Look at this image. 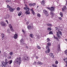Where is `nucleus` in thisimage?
<instances>
[{"label":"nucleus","instance_id":"nucleus-41","mask_svg":"<svg viewBox=\"0 0 67 67\" xmlns=\"http://www.w3.org/2000/svg\"><path fill=\"white\" fill-rule=\"evenodd\" d=\"M56 35L57 36L58 35H59V33H58V32H57Z\"/></svg>","mask_w":67,"mask_h":67},{"label":"nucleus","instance_id":"nucleus-59","mask_svg":"<svg viewBox=\"0 0 67 67\" xmlns=\"http://www.w3.org/2000/svg\"><path fill=\"white\" fill-rule=\"evenodd\" d=\"M55 29H56V30H58V28L57 27H55Z\"/></svg>","mask_w":67,"mask_h":67},{"label":"nucleus","instance_id":"nucleus-63","mask_svg":"<svg viewBox=\"0 0 67 67\" xmlns=\"http://www.w3.org/2000/svg\"><path fill=\"white\" fill-rule=\"evenodd\" d=\"M26 23V24H27V25L29 24L28 22H27Z\"/></svg>","mask_w":67,"mask_h":67},{"label":"nucleus","instance_id":"nucleus-52","mask_svg":"<svg viewBox=\"0 0 67 67\" xmlns=\"http://www.w3.org/2000/svg\"><path fill=\"white\" fill-rule=\"evenodd\" d=\"M54 38L55 39H58V38H57V37H55V36H54Z\"/></svg>","mask_w":67,"mask_h":67},{"label":"nucleus","instance_id":"nucleus-4","mask_svg":"<svg viewBox=\"0 0 67 67\" xmlns=\"http://www.w3.org/2000/svg\"><path fill=\"white\" fill-rule=\"evenodd\" d=\"M43 11L46 16H48V12H47V11L45 9H44L43 10Z\"/></svg>","mask_w":67,"mask_h":67},{"label":"nucleus","instance_id":"nucleus-34","mask_svg":"<svg viewBox=\"0 0 67 67\" xmlns=\"http://www.w3.org/2000/svg\"><path fill=\"white\" fill-rule=\"evenodd\" d=\"M7 8H11V7H10L9 5H7Z\"/></svg>","mask_w":67,"mask_h":67},{"label":"nucleus","instance_id":"nucleus-24","mask_svg":"<svg viewBox=\"0 0 67 67\" xmlns=\"http://www.w3.org/2000/svg\"><path fill=\"white\" fill-rule=\"evenodd\" d=\"M49 46L47 45V46L46 47V49H49Z\"/></svg>","mask_w":67,"mask_h":67},{"label":"nucleus","instance_id":"nucleus-56","mask_svg":"<svg viewBox=\"0 0 67 67\" xmlns=\"http://www.w3.org/2000/svg\"><path fill=\"white\" fill-rule=\"evenodd\" d=\"M57 36H58V38H59V37H61V36H60L59 35Z\"/></svg>","mask_w":67,"mask_h":67},{"label":"nucleus","instance_id":"nucleus-38","mask_svg":"<svg viewBox=\"0 0 67 67\" xmlns=\"http://www.w3.org/2000/svg\"><path fill=\"white\" fill-rule=\"evenodd\" d=\"M26 9H27V10H27V11H29L30 10V8H29V7H27Z\"/></svg>","mask_w":67,"mask_h":67},{"label":"nucleus","instance_id":"nucleus-12","mask_svg":"<svg viewBox=\"0 0 67 67\" xmlns=\"http://www.w3.org/2000/svg\"><path fill=\"white\" fill-rule=\"evenodd\" d=\"M50 51H51V50H50V49H47V50H46L45 51V53L46 54H48V53H49V52H50Z\"/></svg>","mask_w":67,"mask_h":67},{"label":"nucleus","instance_id":"nucleus-11","mask_svg":"<svg viewBox=\"0 0 67 67\" xmlns=\"http://www.w3.org/2000/svg\"><path fill=\"white\" fill-rule=\"evenodd\" d=\"M6 16L4 17V19H8L10 17V15L8 14L6 15H5Z\"/></svg>","mask_w":67,"mask_h":67},{"label":"nucleus","instance_id":"nucleus-57","mask_svg":"<svg viewBox=\"0 0 67 67\" xmlns=\"http://www.w3.org/2000/svg\"><path fill=\"white\" fill-rule=\"evenodd\" d=\"M6 22H7V23H8V24L9 22H8V21L7 20H6L5 21Z\"/></svg>","mask_w":67,"mask_h":67},{"label":"nucleus","instance_id":"nucleus-20","mask_svg":"<svg viewBox=\"0 0 67 67\" xmlns=\"http://www.w3.org/2000/svg\"><path fill=\"white\" fill-rule=\"evenodd\" d=\"M37 64L38 65H43V63L42 62H37Z\"/></svg>","mask_w":67,"mask_h":67},{"label":"nucleus","instance_id":"nucleus-22","mask_svg":"<svg viewBox=\"0 0 67 67\" xmlns=\"http://www.w3.org/2000/svg\"><path fill=\"white\" fill-rule=\"evenodd\" d=\"M60 15L61 17H63V14L62 12H60Z\"/></svg>","mask_w":67,"mask_h":67},{"label":"nucleus","instance_id":"nucleus-55","mask_svg":"<svg viewBox=\"0 0 67 67\" xmlns=\"http://www.w3.org/2000/svg\"><path fill=\"white\" fill-rule=\"evenodd\" d=\"M29 7H31V6H32V4H31V3L30 4H29Z\"/></svg>","mask_w":67,"mask_h":67},{"label":"nucleus","instance_id":"nucleus-43","mask_svg":"<svg viewBox=\"0 0 67 67\" xmlns=\"http://www.w3.org/2000/svg\"><path fill=\"white\" fill-rule=\"evenodd\" d=\"M5 64H6L7 65V66H8V62H7L6 61H5Z\"/></svg>","mask_w":67,"mask_h":67},{"label":"nucleus","instance_id":"nucleus-18","mask_svg":"<svg viewBox=\"0 0 67 67\" xmlns=\"http://www.w3.org/2000/svg\"><path fill=\"white\" fill-rule=\"evenodd\" d=\"M50 15L51 16H54V13L51 11L50 13Z\"/></svg>","mask_w":67,"mask_h":67},{"label":"nucleus","instance_id":"nucleus-64","mask_svg":"<svg viewBox=\"0 0 67 67\" xmlns=\"http://www.w3.org/2000/svg\"><path fill=\"white\" fill-rule=\"evenodd\" d=\"M22 31L23 32L24 31V30L22 29Z\"/></svg>","mask_w":67,"mask_h":67},{"label":"nucleus","instance_id":"nucleus-19","mask_svg":"<svg viewBox=\"0 0 67 67\" xmlns=\"http://www.w3.org/2000/svg\"><path fill=\"white\" fill-rule=\"evenodd\" d=\"M25 13L27 15V14H30V12L28 11H26Z\"/></svg>","mask_w":67,"mask_h":67},{"label":"nucleus","instance_id":"nucleus-6","mask_svg":"<svg viewBox=\"0 0 67 67\" xmlns=\"http://www.w3.org/2000/svg\"><path fill=\"white\" fill-rule=\"evenodd\" d=\"M61 50H60V44H58L57 49V52H60Z\"/></svg>","mask_w":67,"mask_h":67},{"label":"nucleus","instance_id":"nucleus-23","mask_svg":"<svg viewBox=\"0 0 67 67\" xmlns=\"http://www.w3.org/2000/svg\"><path fill=\"white\" fill-rule=\"evenodd\" d=\"M63 60L65 61V62H66L67 63V58H64L63 59Z\"/></svg>","mask_w":67,"mask_h":67},{"label":"nucleus","instance_id":"nucleus-29","mask_svg":"<svg viewBox=\"0 0 67 67\" xmlns=\"http://www.w3.org/2000/svg\"><path fill=\"white\" fill-rule=\"evenodd\" d=\"M20 7H18L16 9V10H17V11H19V10H20Z\"/></svg>","mask_w":67,"mask_h":67},{"label":"nucleus","instance_id":"nucleus-32","mask_svg":"<svg viewBox=\"0 0 67 67\" xmlns=\"http://www.w3.org/2000/svg\"><path fill=\"white\" fill-rule=\"evenodd\" d=\"M9 26L10 29H11V28H12V25L11 24H10L9 25Z\"/></svg>","mask_w":67,"mask_h":67},{"label":"nucleus","instance_id":"nucleus-42","mask_svg":"<svg viewBox=\"0 0 67 67\" xmlns=\"http://www.w3.org/2000/svg\"><path fill=\"white\" fill-rule=\"evenodd\" d=\"M37 48L38 49H41V48L40 47V46H38L37 47Z\"/></svg>","mask_w":67,"mask_h":67},{"label":"nucleus","instance_id":"nucleus-51","mask_svg":"<svg viewBox=\"0 0 67 67\" xmlns=\"http://www.w3.org/2000/svg\"><path fill=\"white\" fill-rule=\"evenodd\" d=\"M47 30L48 31H51V30H52V29H50L49 28H48Z\"/></svg>","mask_w":67,"mask_h":67},{"label":"nucleus","instance_id":"nucleus-21","mask_svg":"<svg viewBox=\"0 0 67 67\" xmlns=\"http://www.w3.org/2000/svg\"><path fill=\"white\" fill-rule=\"evenodd\" d=\"M47 45L50 46H51V42H48V43L47 44Z\"/></svg>","mask_w":67,"mask_h":67},{"label":"nucleus","instance_id":"nucleus-28","mask_svg":"<svg viewBox=\"0 0 67 67\" xmlns=\"http://www.w3.org/2000/svg\"><path fill=\"white\" fill-rule=\"evenodd\" d=\"M32 13L33 14V15H35V13L34 12V11L33 10V11H32Z\"/></svg>","mask_w":67,"mask_h":67},{"label":"nucleus","instance_id":"nucleus-62","mask_svg":"<svg viewBox=\"0 0 67 67\" xmlns=\"http://www.w3.org/2000/svg\"><path fill=\"white\" fill-rule=\"evenodd\" d=\"M34 64H36V62H35L34 63Z\"/></svg>","mask_w":67,"mask_h":67},{"label":"nucleus","instance_id":"nucleus-39","mask_svg":"<svg viewBox=\"0 0 67 67\" xmlns=\"http://www.w3.org/2000/svg\"><path fill=\"white\" fill-rule=\"evenodd\" d=\"M10 29H11V30L12 32H14V30L13 29V28H10Z\"/></svg>","mask_w":67,"mask_h":67},{"label":"nucleus","instance_id":"nucleus-47","mask_svg":"<svg viewBox=\"0 0 67 67\" xmlns=\"http://www.w3.org/2000/svg\"><path fill=\"white\" fill-rule=\"evenodd\" d=\"M11 1V0H6V2H10Z\"/></svg>","mask_w":67,"mask_h":67},{"label":"nucleus","instance_id":"nucleus-17","mask_svg":"<svg viewBox=\"0 0 67 67\" xmlns=\"http://www.w3.org/2000/svg\"><path fill=\"white\" fill-rule=\"evenodd\" d=\"M2 65L4 67H7V65L4 62H3V63H2Z\"/></svg>","mask_w":67,"mask_h":67},{"label":"nucleus","instance_id":"nucleus-44","mask_svg":"<svg viewBox=\"0 0 67 67\" xmlns=\"http://www.w3.org/2000/svg\"><path fill=\"white\" fill-rule=\"evenodd\" d=\"M8 59H11L12 58L11 56H8Z\"/></svg>","mask_w":67,"mask_h":67},{"label":"nucleus","instance_id":"nucleus-14","mask_svg":"<svg viewBox=\"0 0 67 67\" xmlns=\"http://www.w3.org/2000/svg\"><path fill=\"white\" fill-rule=\"evenodd\" d=\"M4 34L3 33H2V40H3V39H4Z\"/></svg>","mask_w":67,"mask_h":67},{"label":"nucleus","instance_id":"nucleus-54","mask_svg":"<svg viewBox=\"0 0 67 67\" xmlns=\"http://www.w3.org/2000/svg\"><path fill=\"white\" fill-rule=\"evenodd\" d=\"M27 7H24V9L25 10H27Z\"/></svg>","mask_w":67,"mask_h":67},{"label":"nucleus","instance_id":"nucleus-61","mask_svg":"<svg viewBox=\"0 0 67 67\" xmlns=\"http://www.w3.org/2000/svg\"><path fill=\"white\" fill-rule=\"evenodd\" d=\"M26 48H28V47H27V46H26Z\"/></svg>","mask_w":67,"mask_h":67},{"label":"nucleus","instance_id":"nucleus-48","mask_svg":"<svg viewBox=\"0 0 67 67\" xmlns=\"http://www.w3.org/2000/svg\"><path fill=\"white\" fill-rule=\"evenodd\" d=\"M58 61H56L55 62V64H58Z\"/></svg>","mask_w":67,"mask_h":67},{"label":"nucleus","instance_id":"nucleus-10","mask_svg":"<svg viewBox=\"0 0 67 67\" xmlns=\"http://www.w3.org/2000/svg\"><path fill=\"white\" fill-rule=\"evenodd\" d=\"M63 11L65 12V10H66V6H64L62 8Z\"/></svg>","mask_w":67,"mask_h":67},{"label":"nucleus","instance_id":"nucleus-25","mask_svg":"<svg viewBox=\"0 0 67 67\" xmlns=\"http://www.w3.org/2000/svg\"><path fill=\"white\" fill-rule=\"evenodd\" d=\"M52 66L53 67H57V65H55L54 64H52Z\"/></svg>","mask_w":67,"mask_h":67},{"label":"nucleus","instance_id":"nucleus-27","mask_svg":"<svg viewBox=\"0 0 67 67\" xmlns=\"http://www.w3.org/2000/svg\"><path fill=\"white\" fill-rule=\"evenodd\" d=\"M47 42H50V39H49V38H48L47 39Z\"/></svg>","mask_w":67,"mask_h":67},{"label":"nucleus","instance_id":"nucleus-31","mask_svg":"<svg viewBox=\"0 0 67 67\" xmlns=\"http://www.w3.org/2000/svg\"><path fill=\"white\" fill-rule=\"evenodd\" d=\"M10 55L11 56H12L13 55V52H11L9 53Z\"/></svg>","mask_w":67,"mask_h":67},{"label":"nucleus","instance_id":"nucleus-40","mask_svg":"<svg viewBox=\"0 0 67 67\" xmlns=\"http://www.w3.org/2000/svg\"><path fill=\"white\" fill-rule=\"evenodd\" d=\"M58 32L60 34V35H62V32H61V31H59Z\"/></svg>","mask_w":67,"mask_h":67},{"label":"nucleus","instance_id":"nucleus-35","mask_svg":"<svg viewBox=\"0 0 67 67\" xmlns=\"http://www.w3.org/2000/svg\"><path fill=\"white\" fill-rule=\"evenodd\" d=\"M9 62V64L10 65L11 64V63H12V60H10L9 61V62Z\"/></svg>","mask_w":67,"mask_h":67},{"label":"nucleus","instance_id":"nucleus-30","mask_svg":"<svg viewBox=\"0 0 67 67\" xmlns=\"http://www.w3.org/2000/svg\"><path fill=\"white\" fill-rule=\"evenodd\" d=\"M30 36L31 37H33V35L32 34H30Z\"/></svg>","mask_w":67,"mask_h":67},{"label":"nucleus","instance_id":"nucleus-13","mask_svg":"<svg viewBox=\"0 0 67 67\" xmlns=\"http://www.w3.org/2000/svg\"><path fill=\"white\" fill-rule=\"evenodd\" d=\"M27 28L29 30H30L31 29H32L33 28V26H28L27 27Z\"/></svg>","mask_w":67,"mask_h":67},{"label":"nucleus","instance_id":"nucleus-1","mask_svg":"<svg viewBox=\"0 0 67 67\" xmlns=\"http://www.w3.org/2000/svg\"><path fill=\"white\" fill-rule=\"evenodd\" d=\"M21 57H19V58H17L15 60V63L16 64L19 63V65H20L21 63Z\"/></svg>","mask_w":67,"mask_h":67},{"label":"nucleus","instance_id":"nucleus-46","mask_svg":"<svg viewBox=\"0 0 67 67\" xmlns=\"http://www.w3.org/2000/svg\"><path fill=\"white\" fill-rule=\"evenodd\" d=\"M30 11H31V12H32V11H34V10H33V8H32L30 9Z\"/></svg>","mask_w":67,"mask_h":67},{"label":"nucleus","instance_id":"nucleus-16","mask_svg":"<svg viewBox=\"0 0 67 67\" xmlns=\"http://www.w3.org/2000/svg\"><path fill=\"white\" fill-rule=\"evenodd\" d=\"M15 10V9L14 8H10L9 9V10L10 11V12H13L14 11V10Z\"/></svg>","mask_w":67,"mask_h":67},{"label":"nucleus","instance_id":"nucleus-8","mask_svg":"<svg viewBox=\"0 0 67 67\" xmlns=\"http://www.w3.org/2000/svg\"><path fill=\"white\" fill-rule=\"evenodd\" d=\"M49 55L52 58H54V55H53V54L52 53H49Z\"/></svg>","mask_w":67,"mask_h":67},{"label":"nucleus","instance_id":"nucleus-9","mask_svg":"<svg viewBox=\"0 0 67 67\" xmlns=\"http://www.w3.org/2000/svg\"><path fill=\"white\" fill-rule=\"evenodd\" d=\"M41 4L42 5H43L44 6H45V3L44 1H42L41 2Z\"/></svg>","mask_w":67,"mask_h":67},{"label":"nucleus","instance_id":"nucleus-33","mask_svg":"<svg viewBox=\"0 0 67 67\" xmlns=\"http://www.w3.org/2000/svg\"><path fill=\"white\" fill-rule=\"evenodd\" d=\"M47 25L48 26H52V24H48Z\"/></svg>","mask_w":67,"mask_h":67},{"label":"nucleus","instance_id":"nucleus-50","mask_svg":"<svg viewBox=\"0 0 67 67\" xmlns=\"http://www.w3.org/2000/svg\"><path fill=\"white\" fill-rule=\"evenodd\" d=\"M58 19L59 20H62V18H61V17H59Z\"/></svg>","mask_w":67,"mask_h":67},{"label":"nucleus","instance_id":"nucleus-36","mask_svg":"<svg viewBox=\"0 0 67 67\" xmlns=\"http://www.w3.org/2000/svg\"><path fill=\"white\" fill-rule=\"evenodd\" d=\"M64 53H65V54L66 55H67V50H66L64 52Z\"/></svg>","mask_w":67,"mask_h":67},{"label":"nucleus","instance_id":"nucleus-60","mask_svg":"<svg viewBox=\"0 0 67 67\" xmlns=\"http://www.w3.org/2000/svg\"><path fill=\"white\" fill-rule=\"evenodd\" d=\"M36 58L37 59H38V57L37 56H36Z\"/></svg>","mask_w":67,"mask_h":67},{"label":"nucleus","instance_id":"nucleus-37","mask_svg":"<svg viewBox=\"0 0 67 67\" xmlns=\"http://www.w3.org/2000/svg\"><path fill=\"white\" fill-rule=\"evenodd\" d=\"M49 34H53V33H52V31H50V32H49Z\"/></svg>","mask_w":67,"mask_h":67},{"label":"nucleus","instance_id":"nucleus-45","mask_svg":"<svg viewBox=\"0 0 67 67\" xmlns=\"http://www.w3.org/2000/svg\"><path fill=\"white\" fill-rule=\"evenodd\" d=\"M21 13H18V16H20L21 15Z\"/></svg>","mask_w":67,"mask_h":67},{"label":"nucleus","instance_id":"nucleus-3","mask_svg":"<svg viewBox=\"0 0 67 67\" xmlns=\"http://www.w3.org/2000/svg\"><path fill=\"white\" fill-rule=\"evenodd\" d=\"M54 8H55V7H51V8L48 7L47 8L48 9V10H50L51 11H52V12H53V11H54Z\"/></svg>","mask_w":67,"mask_h":67},{"label":"nucleus","instance_id":"nucleus-5","mask_svg":"<svg viewBox=\"0 0 67 67\" xmlns=\"http://www.w3.org/2000/svg\"><path fill=\"white\" fill-rule=\"evenodd\" d=\"M1 24L2 26H4L5 27V26H7V24L5 23L3 21H2L1 23Z\"/></svg>","mask_w":67,"mask_h":67},{"label":"nucleus","instance_id":"nucleus-49","mask_svg":"<svg viewBox=\"0 0 67 67\" xmlns=\"http://www.w3.org/2000/svg\"><path fill=\"white\" fill-rule=\"evenodd\" d=\"M32 4V6H34V5H35L36 4L35 3H33L31 4Z\"/></svg>","mask_w":67,"mask_h":67},{"label":"nucleus","instance_id":"nucleus-7","mask_svg":"<svg viewBox=\"0 0 67 67\" xmlns=\"http://www.w3.org/2000/svg\"><path fill=\"white\" fill-rule=\"evenodd\" d=\"M20 43H21L20 44H21L22 45H23V44H24V42H24V41L23 40V38H22L21 39V40L20 41Z\"/></svg>","mask_w":67,"mask_h":67},{"label":"nucleus","instance_id":"nucleus-2","mask_svg":"<svg viewBox=\"0 0 67 67\" xmlns=\"http://www.w3.org/2000/svg\"><path fill=\"white\" fill-rule=\"evenodd\" d=\"M30 59V57L27 56L26 54L24 55V57L22 58L23 60H27V61H29Z\"/></svg>","mask_w":67,"mask_h":67},{"label":"nucleus","instance_id":"nucleus-58","mask_svg":"<svg viewBox=\"0 0 67 67\" xmlns=\"http://www.w3.org/2000/svg\"><path fill=\"white\" fill-rule=\"evenodd\" d=\"M25 32H26L25 31H24L23 32V33H24V34H25Z\"/></svg>","mask_w":67,"mask_h":67},{"label":"nucleus","instance_id":"nucleus-53","mask_svg":"<svg viewBox=\"0 0 67 67\" xmlns=\"http://www.w3.org/2000/svg\"><path fill=\"white\" fill-rule=\"evenodd\" d=\"M37 37L38 38H40V36L39 35L37 36Z\"/></svg>","mask_w":67,"mask_h":67},{"label":"nucleus","instance_id":"nucleus-26","mask_svg":"<svg viewBox=\"0 0 67 67\" xmlns=\"http://www.w3.org/2000/svg\"><path fill=\"white\" fill-rule=\"evenodd\" d=\"M37 16L38 17H39V18H40L41 17V15L39 13H37Z\"/></svg>","mask_w":67,"mask_h":67},{"label":"nucleus","instance_id":"nucleus-15","mask_svg":"<svg viewBox=\"0 0 67 67\" xmlns=\"http://www.w3.org/2000/svg\"><path fill=\"white\" fill-rule=\"evenodd\" d=\"M14 38L15 39H16L18 38V35L17 34H15L14 35Z\"/></svg>","mask_w":67,"mask_h":67}]
</instances>
